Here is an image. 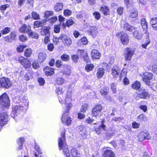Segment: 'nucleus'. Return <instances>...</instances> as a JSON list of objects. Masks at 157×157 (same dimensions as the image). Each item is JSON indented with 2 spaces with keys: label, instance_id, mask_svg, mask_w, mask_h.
Here are the masks:
<instances>
[{
  "label": "nucleus",
  "instance_id": "obj_1",
  "mask_svg": "<svg viewBox=\"0 0 157 157\" xmlns=\"http://www.w3.org/2000/svg\"><path fill=\"white\" fill-rule=\"evenodd\" d=\"M65 90L63 86H58L56 88L55 92L57 95L59 102L62 104H63L64 102H68L72 101V91H67L66 93L65 99L61 95L63 94Z\"/></svg>",
  "mask_w": 157,
  "mask_h": 157
},
{
  "label": "nucleus",
  "instance_id": "obj_2",
  "mask_svg": "<svg viewBox=\"0 0 157 157\" xmlns=\"http://www.w3.org/2000/svg\"><path fill=\"white\" fill-rule=\"evenodd\" d=\"M65 134V129L61 132V137H59L58 140V147L59 150H63V153L66 157H71L66 140Z\"/></svg>",
  "mask_w": 157,
  "mask_h": 157
},
{
  "label": "nucleus",
  "instance_id": "obj_3",
  "mask_svg": "<svg viewBox=\"0 0 157 157\" xmlns=\"http://www.w3.org/2000/svg\"><path fill=\"white\" fill-rule=\"evenodd\" d=\"M10 101L6 93L4 92L0 96V106L2 108H6L10 106Z\"/></svg>",
  "mask_w": 157,
  "mask_h": 157
},
{
  "label": "nucleus",
  "instance_id": "obj_4",
  "mask_svg": "<svg viewBox=\"0 0 157 157\" xmlns=\"http://www.w3.org/2000/svg\"><path fill=\"white\" fill-rule=\"evenodd\" d=\"M12 86V83L9 78L5 77L0 78V88L8 89Z\"/></svg>",
  "mask_w": 157,
  "mask_h": 157
},
{
  "label": "nucleus",
  "instance_id": "obj_5",
  "mask_svg": "<svg viewBox=\"0 0 157 157\" xmlns=\"http://www.w3.org/2000/svg\"><path fill=\"white\" fill-rule=\"evenodd\" d=\"M9 120V115L6 112H0V131L2 127L7 124Z\"/></svg>",
  "mask_w": 157,
  "mask_h": 157
},
{
  "label": "nucleus",
  "instance_id": "obj_6",
  "mask_svg": "<svg viewBox=\"0 0 157 157\" xmlns=\"http://www.w3.org/2000/svg\"><path fill=\"white\" fill-rule=\"evenodd\" d=\"M116 36L117 38L121 39L123 44L126 45L128 43V37L126 33L123 32H119L116 34Z\"/></svg>",
  "mask_w": 157,
  "mask_h": 157
},
{
  "label": "nucleus",
  "instance_id": "obj_7",
  "mask_svg": "<svg viewBox=\"0 0 157 157\" xmlns=\"http://www.w3.org/2000/svg\"><path fill=\"white\" fill-rule=\"evenodd\" d=\"M135 52L133 48L127 47L124 49V54L126 61L130 60Z\"/></svg>",
  "mask_w": 157,
  "mask_h": 157
},
{
  "label": "nucleus",
  "instance_id": "obj_8",
  "mask_svg": "<svg viewBox=\"0 0 157 157\" xmlns=\"http://www.w3.org/2000/svg\"><path fill=\"white\" fill-rule=\"evenodd\" d=\"M18 61L25 69L31 67V64L30 61L27 58L21 56L18 59Z\"/></svg>",
  "mask_w": 157,
  "mask_h": 157
},
{
  "label": "nucleus",
  "instance_id": "obj_9",
  "mask_svg": "<svg viewBox=\"0 0 157 157\" xmlns=\"http://www.w3.org/2000/svg\"><path fill=\"white\" fill-rule=\"evenodd\" d=\"M153 74L150 73L145 72L143 75V80L147 85H150V80L152 79Z\"/></svg>",
  "mask_w": 157,
  "mask_h": 157
},
{
  "label": "nucleus",
  "instance_id": "obj_10",
  "mask_svg": "<svg viewBox=\"0 0 157 157\" xmlns=\"http://www.w3.org/2000/svg\"><path fill=\"white\" fill-rule=\"evenodd\" d=\"M68 114H66L65 113H63L62 114L61 121L62 123L65 124L67 126H69L71 123V118L70 117H67Z\"/></svg>",
  "mask_w": 157,
  "mask_h": 157
},
{
  "label": "nucleus",
  "instance_id": "obj_11",
  "mask_svg": "<svg viewBox=\"0 0 157 157\" xmlns=\"http://www.w3.org/2000/svg\"><path fill=\"white\" fill-rule=\"evenodd\" d=\"M59 38L62 40L63 44L65 46H69L72 44V40L68 36L66 35H61Z\"/></svg>",
  "mask_w": 157,
  "mask_h": 157
},
{
  "label": "nucleus",
  "instance_id": "obj_12",
  "mask_svg": "<svg viewBox=\"0 0 157 157\" xmlns=\"http://www.w3.org/2000/svg\"><path fill=\"white\" fill-rule=\"evenodd\" d=\"M44 75L47 76H52L55 74V69L48 66L45 67L43 69Z\"/></svg>",
  "mask_w": 157,
  "mask_h": 157
},
{
  "label": "nucleus",
  "instance_id": "obj_13",
  "mask_svg": "<svg viewBox=\"0 0 157 157\" xmlns=\"http://www.w3.org/2000/svg\"><path fill=\"white\" fill-rule=\"evenodd\" d=\"M51 27L50 26H45L41 29L40 34L42 36H50Z\"/></svg>",
  "mask_w": 157,
  "mask_h": 157
},
{
  "label": "nucleus",
  "instance_id": "obj_14",
  "mask_svg": "<svg viewBox=\"0 0 157 157\" xmlns=\"http://www.w3.org/2000/svg\"><path fill=\"white\" fill-rule=\"evenodd\" d=\"M70 152L72 157H82L80 151L76 147H72L71 149Z\"/></svg>",
  "mask_w": 157,
  "mask_h": 157
},
{
  "label": "nucleus",
  "instance_id": "obj_15",
  "mask_svg": "<svg viewBox=\"0 0 157 157\" xmlns=\"http://www.w3.org/2000/svg\"><path fill=\"white\" fill-rule=\"evenodd\" d=\"M100 92L101 95L105 99L108 100H111V97L108 94L109 90L107 88L101 89L100 90Z\"/></svg>",
  "mask_w": 157,
  "mask_h": 157
},
{
  "label": "nucleus",
  "instance_id": "obj_16",
  "mask_svg": "<svg viewBox=\"0 0 157 157\" xmlns=\"http://www.w3.org/2000/svg\"><path fill=\"white\" fill-rule=\"evenodd\" d=\"M149 93L146 90L144 89L141 88L139 90L138 94L139 97L142 98H146L149 97Z\"/></svg>",
  "mask_w": 157,
  "mask_h": 157
},
{
  "label": "nucleus",
  "instance_id": "obj_17",
  "mask_svg": "<svg viewBox=\"0 0 157 157\" xmlns=\"http://www.w3.org/2000/svg\"><path fill=\"white\" fill-rule=\"evenodd\" d=\"M87 32L93 37H95L98 34L97 29L95 26L90 27Z\"/></svg>",
  "mask_w": 157,
  "mask_h": 157
},
{
  "label": "nucleus",
  "instance_id": "obj_18",
  "mask_svg": "<svg viewBox=\"0 0 157 157\" xmlns=\"http://www.w3.org/2000/svg\"><path fill=\"white\" fill-rule=\"evenodd\" d=\"M124 29L126 31L132 32L136 28L133 26L131 25L128 23L124 24L123 25Z\"/></svg>",
  "mask_w": 157,
  "mask_h": 157
},
{
  "label": "nucleus",
  "instance_id": "obj_19",
  "mask_svg": "<svg viewBox=\"0 0 157 157\" xmlns=\"http://www.w3.org/2000/svg\"><path fill=\"white\" fill-rule=\"evenodd\" d=\"M63 66L65 68V69L62 71L63 74L67 76L69 75L71 73V70L70 67L67 64H64L63 65Z\"/></svg>",
  "mask_w": 157,
  "mask_h": 157
},
{
  "label": "nucleus",
  "instance_id": "obj_20",
  "mask_svg": "<svg viewBox=\"0 0 157 157\" xmlns=\"http://www.w3.org/2000/svg\"><path fill=\"white\" fill-rule=\"evenodd\" d=\"M120 72V70L117 66L113 67L112 69V75L113 77H117Z\"/></svg>",
  "mask_w": 157,
  "mask_h": 157
},
{
  "label": "nucleus",
  "instance_id": "obj_21",
  "mask_svg": "<svg viewBox=\"0 0 157 157\" xmlns=\"http://www.w3.org/2000/svg\"><path fill=\"white\" fill-rule=\"evenodd\" d=\"M144 31L143 33H141L140 32H138L137 30H135L133 33V36L136 39L140 40L142 37V35H144Z\"/></svg>",
  "mask_w": 157,
  "mask_h": 157
},
{
  "label": "nucleus",
  "instance_id": "obj_22",
  "mask_svg": "<svg viewBox=\"0 0 157 157\" xmlns=\"http://www.w3.org/2000/svg\"><path fill=\"white\" fill-rule=\"evenodd\" d=\"M26 33L28 34V35L29 36H31L32 38L33 35L34 34L36 35V36H35V37H36V38H39V36L38 34L35 32H33L31 29V27L30 26H28L27 30Z\"/></svg>",
  "mask_w": 157,
  "mask_h": 157
},
{
  "label": "nucleus",
  "instance_id": "obj_23",
  "mask_svg": "<svg viewBox=\"0 0 157 157\" xmlns=\"http://www.w3.org/2000/svg\"><path fill=\"white\" fill-rule=\"evenodd\" d=\"M33 54V50L31 48L25 49L24 51V56L26 58H29Z\"/></svg>",
  "mask_w": 157,
  "mask_h": 157
},
{
  "label": "nucleus",
  "instance_id": "obj_24",
  "mask_svg": "<svg viewBox=\"0 0 157 157\" xmlns=\"http://www.w3.org/2000/svg\"><path fill=\"white\" fill-rule=\"evenodd\" d=\"M104 157H115L114 153L111 150L106 149L103 154Z\"/></svg>",
  "mask_w": 157,
  "mask_h": 157
},
{
  "label": "nucleus",
  "instance_id": "obj_25",
  "mask_svg": "<svg viewBox=\"0 0 157 157\" xmlns=\"http://www.w3.org/2000/svg\"><path fill=\"white\" fill-rule=\"evenodd\" d=\"M46 55L44 53L40 52L39 53L38 58V62L40 63H42L44 62L46 59Z\"/></svg>",
  "mask_w": 157,
  "mask_h": 157
},
{
  "label": "nucleus",
  "instance_id": "obj_26",
  "mask_svg": "<svg viewBox=\"0 0 157 157\" xmlns=\"http://www.w3.org/2000/svg\"><path fill=\"white\" fill-rule=\"evenodd\" d=\"M74 23V21L72 19L70 18L67 20L65 23H63L62 26L64 28L66 27L69 28L70 26L72 25Z\"/></svg>",
  "mask_w": 157,
  "mask_h": 157
},
{
  "label": "nucleus",
  "instance_id": "obj_27",
  "mask_svg": "<svg viewBox=\"0 0 157 157\" xmlns=\"http://www.w3.org/2000/svg\"><path fill=\"white\" fill-rule=\"evenodd\" d=\"M33 72L32 71L29 70L24 76L25 79L27 81H29L30 78H33Z\"/></svg>",
  "mask_w": 157,
  "mask_h": 157
},
{
  "label": "nucleus",
  "instance_id": "obj_28",
  "mask_svg": "<svg viewBox=\"0 0 157 157\" xmlns=\"http://www.w3.org/2000/svg\"><path fill=\"white\" fill-rule=\"evenodd\" d=\"M63 4L61 2H57L54 6V10L56 12H59L62 10Z\"/></svg>",
  "mask_w": 157,
  "mask_h": 157
},
{
  "label": "nucleus",
  "instance_id": "obj_29",
  "mask_svg": "<svg viewBox=\"0 0 157 157\" xmlns=\"http://www.w3.org/2000/svg\"><path fill=\"white\" fill-rule=\"evenodd\" d=\"M138 13V11L136 9L131 10L129 17L132 18H135L137 16Z\"/></svg>",
  "mask_w": 157,
  "mask_h": 157
},
{
  "label": "nucleus",
  "instance_id": "obj_30",
  "mask_svg": "<svg viewBox=\"0 0 157 157\" xmlns=\"http://www.w3.org/2000/svg\"><path fill=\"white\" fill-rule=\"evenodd\" d=\"M88 41L86 38L85 37H83L80 39L78 41V44L80 45H85L88 44Z\"/></svg>",
  "mask_w": 157,
  "mask_h": 157
},
{
  "label": "nucleus",
  "instance_id": "obj_31",
  "mask_svg": "<svg viewBox=\"0 0 157 157\" xmlns=\"http://www.w3.org/2000/svg\"><path fill=\"white\" fill-rule=\"evenodd\" d=\"M78 129L80 134L82 136L85 135L86 132V128L83 125H81L79 126Z\"/></svg>",
  "mask_w": 157,
  "mask_h": 157
},
{
  "label": "nucleus",
  "instance_id": "obj_32",
  "mask_svg": "<svg viewBox=\"0 0 157 157\" xmlns=\"http://www.w3.org/2000/svg\"><path fill=\"white\" fill-rule=\"evenodd\" d=\"M71 101L66 102H64L63 104H65L66 110L63 113H65L66 114H69V111L70 108L72 107V104L70 102Z\"/></svg>",
  "mask_w": 157,
  "mask_h": 157
},
{
  "label": "nucleus",
  "instance_id": "obj_33",
  "mask_svg": "<svg viewBox=\"0 0 157 157\" xmlns=\"http://www.w3.org/2000/svg\"><path fill=\"white\" fill-rule=\"evenodd\" d=\"M100 10L102 12L103 14L105 15H107L109 14V9L106 6H104L101 7L100 8Z\"/></svg>",
  "mask_w": 157,
  "mask_h": 157
},
{
  "label": "nucleus",
  "instance_id": "obj_34",
  "mask_svg": "<svg viewBox=\"0 0 157 157\" xmlns=\"http://www.w3.org/2000/svg\"><path fill=\"white\" fill-rule=\"evenodd\" d=\"M141 25L143 28V31L145 32V31H146V30L147 29V24L145 19L142 18L141 19Z\"/></svg>",
  "mask_w": 157,
  "mask_h": 157
},
{
  "label": "nucleus",
  "instance_id": "obj_35",
  "mask_svg": "<svg viewBox=\"0 0 157 157\" xmlns=\"http://www.w3.org/2000/svg\"><path fill=\"white\" fill-rule=\"evenodd\" d=\"M28 27L26 24H24L19 27V31L21 33H26Z\"/></svg>",
  "mask_w": 157,
  "mask_h": 157
},
{
  "label": "nucleus",
  "instance_id": "obj_36",
  "mask_svg": "<svg viewBox=\"0 0 157 157\" xmlns=\"http://www.w3.org/2000/svg\"><path fill=\"white\" fill-rule=\"evenodd\" d=\"M27 47V46L25 44H20L17 48V51L18 52H22L24 51V48Z\"/></svg>",
  "mask_w": 157,
  "mask_h": 157
},
{
  "label": "nucleus",
  "instance_id": "obj_37",
  "mask_svg": "<svg viewBox=\"0 0 157 157\" xmlns=\"http://www.w3.org/2000/svg\"><path fill=\"white\" fill-rule=\"evenodd\" d=\"M150 24L153 28L157 27V17H153L151 19Z\"/></svg>",
  "mask_w": 157,
  "mask_h": 157
},
{
  "label": "nucleus",
  "instance_id": "obj_38",
  "mask_svg": "<svg viewBox=\"0 0 157 157\" xmlns=\"http://www.w3.org/2000/svg\"><path fill=\"white\" fill-rule=\"evenodd\" d=\"M11 30V29L10 27H6L1 30V32L2 35H5L9 33Z\"/></svg>",
  "mask_w": 157,
  "mask_h": 157
},
{
  "label": "nucleus",
  "instance_id": "obj_39",
  "mask_svg": "<svg viewBox=\"0 0 157 157\" xmlns=\"http://www.w3.org/2000/svg\"><path fill=\"white\" fill-rule=\"evenodd\" d=\"M140 82L138 81H136L134 82L132 84V87L133 89L137 90L140 88Z\"/></svg>",
  "mask_w": 157,
  "mask_h": 157
},
{
  "label": "nucleus",
  "instance_id": "obj_40",
  "mask_svg": "<svg viewBox=\"0 0 157 157\" xmlns=\"http://www.w3.org/2000/svg\"><path fill=\"white\" fill-rule=\"evenodd\" d=\"M65 82L64 79L62 77H58L55 80L56 83L57 85H62Z\"/></svg>",
  "mask_w": 157,
  "mask_h": 157
},
{
  "label": "nucleus",
  "instance_id": "obj_41",
  "mask_svg": "<svg viewBox=\"0 0 157 157\" xmlns=\"http://www.w3.org/2000/svg\"><path fill=\"white\" fill-rule=\"evenodd\" d=\"M70 56L68 54L64 53L61 56L60 59L62 61L67 62L70 59Z\"/></svg>",
  "mask_w": 157,
  "mask_h": 157
},
{
  "label": "nucleus",
  "instance_id": "obj_42",
  "mask_svg": "<svg viewBox=\"0 0 157 157\" xmlns=\"http://www.w3.org/2000/svg\"><path fill=\"white\" fill-rule=\"evenodd\" d=\"M94 67L93 64H87L85 67V69L86 71L89 72L93 70Z\"/></svg>",
  "mask_w": 157,
  "mask_h": 157
},
{
  "label": "nucleus",
  "instance_id": "obj_43",
  "mask_svg": "<svg viewBox=\"0 0 157 157\" xmlns=\"http://www.w3.org/2000/svg\"><path fill=\"white\" fill-rule=\"evenodd\" d=\"M88 108V105L86 103H84L82 105L80 111L82 113H85Z\"/></svg>",
  "mask_w": 157,
  "mask_h": 157
},
{
  "label": "nucleus",
  "instance_id": "obj_44",
  "mask_svg": "<svg viewBox=\"0 0 157 157\" xmlns=\"http://www.w3.org/2000/svg\"><path fill=\"white\" fill-rule=\"evenodd\" d=\"M9 35L12 42L13 40H16L17 39V36L16 33L14 31L11 32Z\"/></svg>",
  "mask_w": 157,
  "mask_h": 157
},
{
  "label": "nucleus",
  "instance_id": "obj_45",
  "mask_svg": "<svg viewBox=\"0 0 157 157\" xmlns=\"http://www.w3.org/2000/svg\"><path fill=\"white\" fill-rule=\"evenodd\" d=\"M91 56L93 59H98V52L97 50L93 49L91 52Z\"/></svg>",
  "mask_w": 157,
  "mask_h": 157
},
{
  "label": "nucleus",
  "instance_id": "obj_46",
  "mask_svg": "<svg viewBox=\"0 0 157 157\" xmlns=\"http://www.w3.org/2000/svg\"><path fill=\"white\" fill-rule=\"evenodd\" d=\"M92 113L93 116L96 117L98 115V106L97 105L93 108Z\"/></svg>",
  "mask_w": 157,
  "mask_h": 157
},
{
  "label": "nucleus",
  "instance_id": "obj_47",
  "mask_svg": "<svg viewBox=\"0 0 157 157\" xmlns=\"http://www.w3.org/2000/svg\"><path fill=\"white\" fill-rule=\"evenodd\" d=\"M38 61H37L36 60H35L32 63V65L33 68L34 69H37L40 67V65Z\"/></svg>",
  "mask_w": 157,
  "mask_h": 157
},
{
  "label": "nucleus",
  "instance_id": "obj_48",
  "mask_svg": "<svg viewBox=\"0 0 157 157\" xmlns=\"http://www.w3.org/2000/svg\"><path fill=\"white\" fill-rule=\"evenodd\" d=\"M144 36L146 37L145 39V43H146L148 44L150 42V39L149 33L147 31H145L144 32Z\"/></svg>",
  "mask_w": 157,
  "mask_h": 157
},
{
  "label": "nucleus",
  "instance_id": "obj_49",
  "mask_svg": "<svg viewBox=\"0 0 157 157\" xmlns=\"http://www.w3.org/2000/svg\"><path fill=\"white\" fill-rule=\"evenodd\" d=\"M19 40L22 42H25L28 40L27 36L24 34H21L18 36Z\"/></svg>",
  "mask_w": 157,
  "mask_h": 157
},
{
  "label": "nucleus",
  "instance_id": "obj_50",
  "mask_svg": "<svg viewBox=\"0 0 157 157\" xmlns=\"http://www.w3.org/2000/svg\"><path fill=\"white\" fill-rule=\"evenodd\" d=\"M17 106H14L12 108L11 115L13 118H15V117L17 116Z\"/></svg>",
  "mask_w": 157,
  "mask_h": 157
},
{
  "label": "nucleus",
  "instance_id": "obj_51",
  "mask_svg": "<svg viewBox=\"0 0 157 157\" xmlns=\"http://www.w3.org/2000/svg\"><path fill=\"white\" fill-rule=\"evenodd\" d=\"M83 58L84 60L86 63H89L90 62V59L89 57L88 56V53L86 52L85 55L83 56Z\"/></svg>",
  "mask_w": 157,
  "mask_h": 157
},
{
  "label": "nucleus",
  "instance_id": "obj_52",
  "mask_svg": "<svg viewBox=\"0 0 157 157\" xmlns=\"http://www.w3.org/2000/svg\"><path fill=\"white\" fill-rule=\"evenodd\" d=\"M32 16L34 20H39L40 19V15L36 12H33L32 13Z\"/></svg>",
  "mask_w": 157,
  "mask_h": 157
},
{
  "label": "nucleus",
  "instance_id": "obj_53",
  "mask_svg": "<svg viewBox=\"0 0 157 157\" xmlns=\"http://www.w3.org/2000/svg\"><path fill=\"white\" fill-rule=\"evenodd\" d=\"M42 22L40 21H35L34 22V28H38L42 26Z\"/></svg>",
  "mask_w": 157,
  "mask_h": 157
},
{
  "label": "nucleus",
  "instance_id": "obj_54",
  "mask_svg": "<svg viewBox=\"0 0 157 157\" xmlns=\"http://www.w3.org/2000/svg\"><path fill=\"white\" fill-rule=\"evenodd\" d=\"M71 59L73 62L76 63L78 61L79 56L77 54H74L71 56Z\"/></svg>",
  "mask_w": 157,
  "mask_h": 157
},
{
  "label": "nucleus",
  "instance_id": "obj_55",
  "mask_svg": "<svg viewBox=\"0 0 157 157\" xmlns=\"http://www.w3.org/2000/svg\"><path fill=\"white\" fill-rule=\"evenodd\" d=\"M142 135L144 136V139L149 140L150 139L151 137L150 135L148 132H143L141 133Z\"/></svg>",
  "mask_w": 157,
  "mask_h": 157
},
{
  "label": "nucleus",
  "instance_id": "obj_56",
  "mask_svg": "<svg viewBox=\"0 0 157 157\" xmlns=\"http://www.w3.org/2000/svg\"><path fill=\"white\" fill-rule=\"evenodd\" d=\"M105 73V70L101 67L99 68V78L102 77Z\"/></svg>",
  "mask_w": 157,
  "mask_h": 157
},
{
  "label": "nucleus",
  "instance_id": "obj_57",
  "mask_svg": "<svg viewBox=\"0 0 157 157\" xmlns=\"http://www.w3.org/2000/svg\"><path fill=\"white\" fill-rule=\"evenodd\" d=\"M34 148L38 153V155H37L39 156L41 155L42 154V152L39 146L37 145H35Z\"/></svg>",
  "mask_w": 157,
  "mask_h": 157
},
{
  "label": "nucleus",
  "instance_id": "obj_58",
  "mask_svg": "<svg viewBox=\"0 0 157 157\" xmlns=\"http://www.w3.org/2000/svg\"><path fill=\"white\" fill-rule=\"evenodd\" d=\"M10 7V5L8 4L1 5L0 6V10L2 12H4L7 8Z\"/></svg>",
  "mask_w": 157,
  "mask_h": 157
},
{
  "label": "nucleus",
  "instance_id": "obj_59",
  "mask_svg": "<svg viewBox=\"0 0 157 157\" xmlns=\"http://www.w3.org/2000/svg\"><path fill=\"white\" fill-rule=\"evenodd\" d=\"M38 82L39 85L41 86H43L45 83V81L44 78L42 77L39 78L38 79Z\"/></svg>",
  "mask_w": 157,
  "mask_h": 157
},
{
  "label": "nucleus",
  "instance_id": "obj_60",
  "mask_svg": "<svg viewBox=\"0 0 157 157\" xmlns=\"http://www.w3.org/2000/svg\"><path fill=\"white\" fill-rule=\"evenodd\" d=\"M54 45L52 43H50L47 45V49L49 51H52L54 50Z\"/></svg>",
  "mask_w": 157,
  "mask_h": 157
},
{
  "label": "nucleus",
  "instance_id": "obj_61",
  "mask_svg": "<svg viewBox=\"0 0 157 157\" xmlns=\"http://www.w3.org/2000/svg\"><path fill=\"white\" fill-rule=\"evenodd\" d=\"M72 13L71 11L69 10L65 9L63 11V14L66 17L70 16Z\"/></svg>",
  "mask_w": 157,
  "mask_h": 157
},
{
  "label": "nucleus",
  "instance_id": "obj_62",
  "mask_svg": "<svg viewBox=\"0 0 157 157\" xmlns=\"http://www.w3.org/2000/svg\"><path fill=\"white\" fill-rule=\"evenodd\" d=\"M60 25H56L54 26V32L56 33H58L60 31Z\"/></svg>",
  "mask_w": 157,
  "mask_h": 157
},
{
  "label": "nucleus",
  "instance_id": "obj_63",
  "mask_svg": "<svg viewBox=\"0 0 157 157\" xmlns=\"http://www.w3.org/2000/svg\"><path fill=\"white\" fill-rule=\"evenodd\" d=\"M54 13L52 11H47L45 12L44 15L46 17H48L53 15Z\"/></svg>",
  "mask_w": 157,
  "mask_h": 157
},
{
  "label": "nucleus",
  "instance_id": "obj_64",
  "mask_svg": "<svg viewBox=\"0 0 157 157\" xmlns=\"http://www.w3.org/2000/svg\"><path fill=\"white\" fill-rule=\"evenodd\" d=\"M63 65L62 62L61 60H57L55 63L56 67L58 68H60Z\"/></svg>",
  "mask_w": 157,
  "mask_h": 157
}]
</instances>
